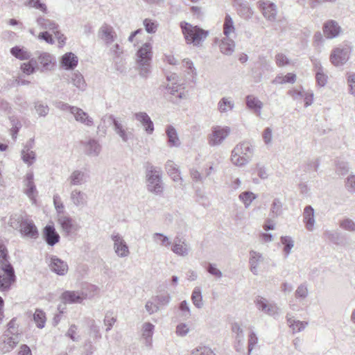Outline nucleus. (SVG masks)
Listing matches in <instances>:
<instances>
[{"label": "nucleus", "mask_w": 355, "mask_h": 355, "mask_svg": "<svg viewBox=\"0 0 355 355\" xmlns=\"http://www.w3.org/2000/svg\"><path fill=\"white\" fill-rule=\"evenodd\" d=\"M146 182L148 192L155 195H161L164 190L161 169L151 163L146 164Z\"/></svg>", "instance_id": "nucleus-1"}, {"label": "nucleus", "mask_w": 355, "mask_h": 355, "mask_svg": "<svg viewBox=\"0 0 355 355\" xmlns=\"http://www.w3.org/2000/svg\"><path fill=\"white\" fill-rule=\"evenodd\" d=\"M254 149L248 141H243L235 146L232 151L231 161L236 166H243L252 159Z\"/></svg>", "instance_id": "nucleus-2"}, {"label": "nucleus", "mask_w": 355, "mask_h": 355, "mask_svg": "<svg viewBox=\"0 0 355 355\" xmlns=\"http://www.w3.org/2000/svg\"><path fill=\"white\" fill-rule=\"evenodd\" d=\"M180 27L187 44L198 46L208 35L207 31L185 21L180 23Z\"/></svg>", "instance_id": "nucleus-3"}, {"label": "nucleus", "mask_w": 355, "mask_h": 355, "mask_svg": "<svg viewBox=\"0 0 355 355\" xmlns=\"http://www.w3.org/2000/svg\"><path fill=\"white\" fill-rule=\"evenodd\" d=\"M152 46L150 43L144 44L137 51V64L139 74L146 78L150 73V61L152 59Z\"/></svg>", "instance_id": "nucleus-4"}, {"label": "nucleus", "mask_w": 355, "mask_h": 355, "mask_svg": "<svg viewBox=\"0 0 355 355\" xmlns=\"http://www.w3.org/2000/svg\"><path fill=\"white\" fill-rule=\"evenodd\" d=\"M352 49L351 45L347 42H343L334 48L329 56L331 63L336 67L345 64L349 58Z\"/></svg>", "instance_id": "nucleus-5"}, {"label": "nucleus", "mask_w": 355, "mask_h": 355, "mask_svg": "<svg viewBox=\"0 0 355 355\" xmlns=\"http://www.w3.org/2000/svg\"><path fill=\"white\" fill-rule=\"evenodd\" d=\"M15 281L16 276L12 264L0 266V291H8Z\"/></svg>", "instance_id": "nucleus-6"}, {"label": "nucleus", "mask_w": 355, "mask_h": 355, "mask_svg": "<svg viewBox=\"0 0 355 355\" xmlns=\"http://www.w3.org/2000/svg\"><path fill=\"white\" fill-rule=\"evenodd\" d=\"M230 128L228 126H214L211 132L208 136V144L211 146L220 145L223 141L229 136Z\"/></svg>", "instance_id": "nucleus-7"}, {"label": "nucleus", "mask_w": 355, "mask_h": 355, "mask_svg": "<svg viewBox=\"0 0 355 355\" xmlns=\"http://www.w3.org/2000/svg\"><path fill=\"white\" fill-rule=\"evenodd\" d=\"M109 119L114 125V132L123 142H127L133 137L132 131L124 124V119L115 117L114 115H110Z\"/></svg>", "instance_id": "nucleus-8"}, {"label": "nucleus", "mask_w": 355, "mask_h": 355, "mask_svg": "<svg viewBox=\"0 0 355 355\" xmlns=\"http://www.w3.org/2000/svg\"><path fill=\"white\" fill-rule=\"evenodd\" d=\"M171 250L178 256L185 257L191 252V247L184 236H176L171 243Z\"/></svg>", "instance_id": "nucleus-9"}, {"label": "nucleus", "mask_w": 355, "mask_h": 355, "mask_svg": "<svg viewBox=\"0 0 355 355\" xmlns=\"http://www.w3.org/2000/svg\"><path fill=\"white\" fill-rule=\"evenodd\" d=\"M113 241V249L115 254L119 258H125L130 255V250L123 237L119 233H113L111 235Z\"/></svg>", "instance_id": "nucleus-10"}, {"label": "nucleus", "mask_w": 355, "mask_h": 355, "mask_svg": "<svg viewBox=\"0 0 355 355\" xmlns=\"http://www.w3.org/2000/svg\"><path fill=\"white\" fill-rule=\"evenodd\" d=\"M58 223L67 235L74 234L80 229L79 225L66 214L58 215Z\"/></svg>", "instance_id": "nucleus-11"}, {"label": "nucleus", "mask_w": 355, "mask_h": 355, "mask_svg": "<svg viewBox=\"0 0 355 355\" xmlns=\"http://www.w3.org/2000/svg\"><path fill=\"white\" fill-rule=\"evenodd\" d=\"M49 266L50 270L60 276H64L69 270L67 263L55 255H51L49 257Z\"/></svg>", "instance_id": "nucleus-12"}, {"label": "nucleus", "mask_w": 355, "mask_h": 355, "mask_svg": "<svg viewBox=\"0 0 355 355\" xmlns=\"http://www.w3.org/2000/svg\"><path fill=\"white\" fill-rule=\"evenodd\" d=\"M263 17L269 21H275L277 15V6L270 1L261 0L257 2Z\"/></svg>", "instance_id": "nucleus-13"}, {"label": "nucleus", "mask_w": 355, "mask_h": 355, "mask_svg": "<svg viewBox=\"0 0 355 355\" xmlns=\"http://www.w3.org/2000/svg\"><path fill=\"white\" fill-rule=\"evenodd\" d=\"M69 200L73 207L82 209L87 206L88 196L78 189H73L70 192Z\"/></svg>", "instance_id": "nucleus-14"}, {"label": "nucleus", "mask_w": 355, "mask_h": 355, "mask_svg": "<svg viewBox=\"0 0 355 355\" xmlns=\"http://www.w3.org/2000/svg\"><path fill=\"white\" fill-rule=\"evenodd\" d=\"M18 230L23 237L31 239H37L39 237V232L36 225L33 220L27 217Z\"/></svg>", "instance_id": "nucleus-15"}, {"label": "nucleus", "mask_w": 355, "mask_h": 355, "mask_svg": "<svg viewBox=\"0 0 355 355\" xmlns=\"http://www.w3.org/2000/svg\"><path fill=\"white\" fill-rule=\"evenodd\" d=\"M40 71L45 72L53 69L55 64V57L47 52H37Z\"/></svg>", "instance_id": "nucleus-16"}, {"label": "nucleus", "mask_w": 355, "mask_h": 355, "mask_svg": "<svg viewBox=\"0 0 355 355\" xmlns=\"http://www.w3.org/2000/svg\"><path fill=\"white\" fill-rule=\"evenodd\" d=\"M24 193L30 198L33 203H35L37 191L34 183L33 173H28L24 180Z\"/></svg>", "instance_id": "nucleus-17"}, {"label": "nucleus", "mask_w": 355, "mask_h": 355, "mask_svg": "<svg viewBox=\"0 0 355 355\" xmlns=\"http://www.w3.org/2000/svg\"><path fill=\"white\" fill-rule=\"evenodd\" d=\"M98 36L106 45H110L116 40L117 35L112 26L105 24L99 28Z\"/></svg>", "instance_id": "nucleus-18"}, {"label": "nucleus", "mask_w": 355, "mask_h": 355, "mask_svg": "<svg viewBox=\"0 0 355 355\" xmlns=\"http://www.w3.org/2000/svg\"><path fill=\"white\" fill-rule=\"evenodd\" d=\"M88 175L83 171L73 170L67 179L70 187L81 186L88 180Z\"/></svg>", "instance_id": "nucleus-19"}, {"label": "nucleus", "mask_w": 355, "mask_h": 355, "mask_svg": "<svg viewBox=\"0 0 355 355\" xmlns=\"http://www.w3.org/2000/svg\"><path fill=\"white\" fill-rule=\"evenodd\" d=\"M85 298L86 295H84L83 293L74 291H66L61 295V300L64 304H80Z\"/></svg>", "instance_id": "nucleus-20"}, {"label": "nucleus", "mask_w": 355, "mask_h": 355, "mask_svg": "<svg viewBox=\"0 0 355 355\" xmlns=\"http://www.w3.org/2000/svg\"><path fill=\"white\" fill-rule=\"evenodd\" d=\"M135 119L139 121L144 127L145 131L148 134H153L154 131V124L150 117L146 112H139L134 114Z\"/></svg>", "instance_id": "nucleus-21"}, {"label": "nucleus", "mask_w": 355, "mask_h": 355, "mask_svg": "<svg viewBox=\"0 0 355 355\" xmlns=\"http://www.w3.org/2000/svg\"><path fill=\"white\" fill-rule=\"evenodd\" d=\"M341 31V28L338 22L334 20H329L324 23L323 33L328 39H333L338 37Z\"/></svg>", "instance_id": "nucleus-22"}, {"label": "nucleus", "mask_w": 355, "mask_h": 355, "mask_svg": "<svg viewBox=\"0 0 355 355\" xmlns=\"http://www.w3.org/2000/svg\"><path fill=\"white\" fill-rule=\"evenodd\" d=\"M43 238L50 246H54L60 241V236L53 225H46L43 230Z\"/></svg>", "instance_id": "nucleus-23"}, {"label": "nucleus", "mask_w": 355, "mask_h": 355, "mask_svg": "<svg viewBox=\"0 0 355 355\" xmlns=\"http://www.w3.org/2000/svg\"><path fill=\"white\" fill-rule=\"evenodd\" d=\"M264 257L260 252L254 250L250 252V270L255 275H258L259 266L264 262Z\"/></svg>", "instance_id": "nucleus-24"}, {"label": "nucleus", "mask_w": 355, "mask_h": 355, "mask_svg": "<svg viewBox=\"0 0 355 355\" xmlns=\"http://www.w3.org/2000/svg\"><path fill=\"white\" fill-rule=\"evenodd\" d=\"M72 114L73 115L76 121L84 124L87 127H91L94 125V120L89 114L83 111L81 108L75 107L72 108Z\"/></svg>", "instance_id": "nucleus-25"}, {"label": "nucleus", "mask_w": 355, "mask_h": 355, "mask_svg": "<svg viewBox=\"0 0 355 355\" xmlns=\"http://www.w3.org/2000/svg\"><path fill=\"white\" fill-rule=\"evenodd\" d=\"M20 339L18 336H5V333L2 336V342L1 344V350L2 353L5 354L12 350L19 343Z\"/></svg>", "instance_id": "nucleus-26"}, {"label": "nucleus", "mask_w": 355, "mask_h": 355, "mask_svg": "<svg viewBox=\"0 0 355 355\" xmlns=\"http://www.w3.org/2000/svg\"><path fill=\"white\" fill-rule=\"evenodd\" d=\"M246 106L252 110L257 116H260L263 103L256 96L248 95L245 98Z\"/></svg>", "instance_id": "nucleus-27"}, {"label": "nucleus", "mask_w": 355, "mask_h": 355, "mask_svg": "<svg viewBox=\"0 0 355 355\" xmlns=\"http://www.w3.org/2000/svg\"><path fill=\"white\" fill-rule=\"evenodd\" d=\"M303 221L307 230L312 232L314 230V209L311 205L306 206L304 209Z\"/></svg>", "instance_id": "nucleus-28"}, {"label": "nucleus", "mask_w": 355, "mask_h": 355, "mask_svg": "<svg viewBox=\"0 0 355 355\" xmlns=\"http://www.w3.org/2000/svg\"><path fill=\"white\" fill-rule=\"evenodd\" d=\"M60 62L65 69L71 70L78 65V59L73 53L69 52L62 55Z\"/></svg>", "instance_id": "nucleus-29"}, {"label": "nucleus", "mask_w": 355, "mask_h": 355, "mask_svg": "<svg viewBox=\"0 0 355 355\" xmlns=\"http://www.w3.org/2000/svg\"><path fill=\"white\" fill-rule=\"evenodd\" d=\"M218 45L220 51L223 54L230 55L234 51L235 42L230 37H227L225 36V37L220 40Z\"/></svg>", "instance_id": "nucleus-30"}, {"label": "nucleus", "mask_w": 355, "mask_h": 355, "mask_svg": "<svg viewBox=\"0 0 355 355\" xmlns=\"http://www.w3.org/2000/svg\"><path fill=\"white\" fill-rule=\"evenodd\" d=\"M101 150V146L94 139H90L85 145V153L89 156L96 157L100 154Z\"/></svg>", "instance_id": "nucleus-31"}, {"label": "nucleus", "mask_w": 355, "mask_h": 355, "mask_svg": "<svg viewBox=\"0 0 355 355\" xmlns=\"http://www.w3.org/2000/svg\"><path fill=\"white\" fill-rule=\"evenodd\" d=\"M36 22L40 28L49 30L53 33L58 28V25L54 21L42 16L38 17Z\"/></svg>", "instance_id": "nucleus-32"}, {"label": "nucleus", "mask_w": 355, "mask_h": 355, "mask_svg": "<svg viewBox=\"0 0 355 355\" xmlns=\"http://www.w3.org/2000/svg\"><path fill=\"white\" fill-rule=\"evenodd\" d=\"M286 318L288 324L294 334L303 331L308 326L307 322L295 320L289 314L287 315Z\"/></svg>", "instance_id": "nucleus-33"}, {"label": "nucleus", "mask_w": 355, "mask_h": 355, "mask_svg": "<svg viewBox=\"0 0 355 355\" xmlns=\"http://www.w3.org/2000/svg\"><path fill=\"white\" fill-rule=\"evenodd\" d=\"M165 168L168 175L174 182H182L179 169L173 161L168 160L166 163Z\"/></svg>", "instance_id": "nucleus-34"}, {"label": "nucleus", "mask_w": 355, "mask_h": 355, "mask_svg": "<svg viewBox=\"0 0 355 355\" xmlns=\"http://www.w3.org/2000/svg\"><path fill=\"white\" fill-rule=\"evenodd\" d=\"M166 134L168 137V145L171 147H178L180 145L178 132L173 125H168L166 126Z\"/></svg>", "instance_id": "nucleus-35"}, {"label": "nucleus", "mask_w": 355, "mask_h": 355, "mask_svg": "<svg viewBox=\"0 0 355 355\" xmlns=\"http://www.w3.org/2000/svg\"><path fill=\"white\" fill-rule=\"evenodd\" d=\"M70 83L73 84L80 91H85L87 87V84L83 75L78 71H74L71 73L70 77Z\"/></svg>", "instance_id": "nucleus-36"}, {"label": "nucleus", "mask_w": 355, "mask_h": 355, "mask_svg": "<svg viewBox=\"0 0 355 355\" xmlns=\"http://www.w3.org/2000/svg\"><path fill=\"white\" fill-rule=\"evenodd\" d=\"M10 53L17 59L27 60L31 57V53L25 47L15 46L10 49Z\"/></svg>", "instance_id": "nucleus-37"}, {"label": "nucleus", "mask_w": 355, "mask_h": 355, "mask_svg": "<svg viewBox=\"0 0 355 355\" xmlns=\"http://www.w3.org/2000/svg\"><path fill=\"white\" fill-rule=\"evenodd\" d=\"M315 67L317 69L315 73V80L318 85L320 87H324L327 83L328 76L324 73L323 67L320 62L314 63Z\"/></svg>", "instance_id": "nucleus-38"}, {"label": "nucleus", "mask_w": 355, "mask_h": 355, "mask_svg": "<svg viewBox=\"0 0 355 355\" xmlns=\"http://www.w3.org/2000/svg\"><path fill=\"white\" fill-rule=\"evenodd\" d=\"M192 303L197 309H202L204 306L201 288L196 286L191 293Z\"/></svg>", "instance_id": "nucleus-39"}, {"label": "nucleus", "mask_w": 355, "mask_h": 355, "mask_svg": "<svg viewBox=\"0 0 355 355\" xmlns=\"http://www.w3.org/2000/svg\"><path fill=\"white\" fill-rule=\"evenodd\" d=\"M235 31L236 28L232 18L229 14H226L223 23V33L224 35L227 37H229L232 34L235 33Z\"/></svg>", "instance_id": "nucleus-40"}, {"label": "nucleus", "mask_w": 355, "mask_h": 355, "mask_svg": "<svg viewBox=\"0 0 355 355\" xmlns=\"http://www.w3.org/2000/svg\"><path fill=\"white\" fill-rule=\"evenodd\" d=\"M234 107V103L230 97H223L218 103V110L220 113H226Z\"/></svg>", "instance_id": "nucleus-41"}, {"label": "nucleus", "mask_w": 355, "mask_h": 355, "mask_svg": "<svg viewBox=\"0 0 355 355\" xmlns=\"http://www.w3.org/2000/svg\"><path fill=\"white\" fill-rule=\"evenodd\" d=\"M153 241L155 243L159 245L162 247L168 248L171 245L170 239L162 233H154L152 235Z\"/></svg>", "instance_id": "nucleus-42"}, {"label": "nucleus", "mask_w": 355, "mask_h": 355, "mask_svg": "<svg viewBox=\"0 0 355 355\" xmlns=\"http://www.w3.org/2000/svg\"><path fill=\"white\" fill-rule=\"evenodd\" d=\"M257 198V195L250 191L241 192L239 196V199L243 202L244 207L248 208L253 200Z\"/></svg>", "instance_id": "nucleus-43"}, {"label": "nucleus", "mask_w": 355, "mask_h": 355, "mask_svg": "<svg viewBox=\"0 0 355 355\" xmlns=\"http://www.w3.org/2000/svg\"><path fill=\"white\" fill-rule=\"evenodd\" d=\"M26 218L22 214H13L10 216L8 225L13 229L18 230Z\"/></svg>", "instance_id": "nucleus-44"}, {"label": "nucleus", "mask_w": 355, "mask_h": 355, "mask_svg": "<svg viewBox=\"0 0 355 355\" xmlns=\"http://www.w3.org/2000/svg\"><path fill=\"white\" fill-rule=\"evenodd\" d=\"M33 105L39 116L45 117L49 114L50 109L47 104L41 101H36L33 103Z\"/></svg>", "instance_id": "nucleus-45"}, {"label": "nucleus", "mask_w": 355, "mask_h": 355, "mask_svg": "<svg viewBox=\"0 0 355 355\" xmlns=\"http://www.w3.org/2000/svg\"><path fill=\"white\" fill-rule=\"evenodd\" d=\"M282 213V203L279 198H275L272 202L270 215L272 218H276Z\"/></svg>", "instance_id": "nucleus-46"}, {"label": "nucleus", "mask_w": 355, "mask_h": 355, "mask_svg": "<svg viewBox=\"0 0 355 355\" xmlns=\"http://www.w3.org/2000/svg\"><path fill=\"white\" fill-rule=\"evenodd\" d=\"M21 157L23 162L28 166H31L36 159V155L33 150H21Z\"/></svg>", "instance_id": "nucleus-47"}, {"label": "nucleus", "mask_w": 355, "mask_h": 355, "mask_svg": "<svg viewBox=\"0 0 355 355\" xmlns=\"http://www.w3.org/2000/svg\"><path fill=\"white\" fill-rule=\"evenodd\" d=\"M281 243L284 245V252H285V256L287 257L294 246V241L291 236H282Z\"/></svg>", "instance_id": "nucleus-48"}, {"label": "nucleus", "mask_w": 355, "mask_h": 355, "mask_svg": "<svg viewBox=\"0 0 355 355\" xmlns=\"http://www.w3.org/2000/svg\"><path fill=\"white\" fill-rule=\"evenodd\" d=\"M33 320L38 328H43L46 322L45 313L40 309H36L33 314Z\"/></svg>", "instance_id": "nucleus-49"}, {"label": "nucleus", "mask_w": 355, "mask_h": 355, "mask_svg": "<svg viewBox=\"0 0 355 355\" xmlns=\"http://www.w3.org/2000/svg\"><path fill=\"white\" fill-rule=\"evenodd\" d=\"M10 121L12 125L10 128V134L12 135V139H15L17 138L18 132L21 128L22 125L21 121L15 116H11L10 118Z\"/></svg>", "instance_id": "nucleus-50"}, {"label": "nucleus", "mask_w": 355, "mask_h": 355, "mask_svg": "<svg viewBox=\"0 0 355 355\" xmlns=\"http://www.w3.org/2000/svg\"><path fill=\"white\" fill-rule=\"evenodd\" d=\"M154 328L155 326L150 322H146L143 324L142 336L146 340V342H149L153 336Z\"/></svg>", "instance_id": "nucleus-51"}, {"label": "nucleus", "mask_w": 355, "mask_h": 355, "mask_svg": "<svg viewBox=\"0 0 355 355\" xmlns=\"http://www.w3.org/2000/svg\"><path fill=\"white\" fill-rule=\"evenodd\" d=\"M346 80L349 93L355 97V73H347Z\"/></svg>", "instance_id": "nucleus-52"}, {"label": "nucleus", "mask_w": 355, "mask_h": 355, "mask_svg": "<svg viewBox=\"0 0 355 355\" xmlns=\"http://www.w3.org/2000/svg\"><path fill=\"white\" fill-rule=\"evenodd\" d=\"M10 257L6 246L0 242V266L10 263Z\"/></svg>", "instance_id": "nucleus-53"}, {"label": "nucleus", "mask_w": 355, "mask_h": 355, "mask_svg": "<svg viewBox=\"0 0 355 355\" xmlns=\"http://www.w3.org/2000/svg\"><path fill=\"white\" fill-rule=\"evenodd\" d=\"M143 24L148 33H155L157 30L158 23L155 20L145 19Z\"/></svg>", "instance_id": "nucleus-54"}, {"label": "nucleus", "mask_w": 355, "mask_h": 355, "mask_svg": "<svg viewBox=\"0 0 355 355\" xmlns=\"http://www.w3.org/2000/svg\"><path fill=\"white\" fill-rule=\"evenodd\" d=\"M179 310L181 312L180 315L184 319H188L191 316V310L189 304L187 300L182 301L179 304Z\"/></svg>", "instance_id": "nucleus-55"}, {"label": "nucleus", "mask_w": 355, "mask_h": 355, "mask_svg": "<svg viewBox=\"0 0 355 355\" xmlns=\"http://www.w3.org/2000/svg\"><path fill=\"white\" fill-rule=\"evenodd\" d=\"M258 343V337L253 330L250 331L248 340V355H250L254 347Z\"/></svg>", "instance_id": "nucleus-56"}, {"label": "nucleus", "mask_w": 355, "mask_h": 355, "mask_svg": "<svg viewBox=\"0 0 355 355\" xmlns=\"http://www.w3.org/2000/svg\"><path fill=\"white\" fill-rule=\"evenodd\" d=\"M231 329L234 334V338L235 340L238 339L241 340V338H245L243 329L239 323H233L232 324Z\"/></svg>", "instance_id": "nucleus-57"}, {"label": "nucleus", "mask_w": 355, "mask_h": 355, "mask_svg": "<svg viewBox=\"0 0 355 355\" xmlns=\"http://www.w3.org/2000/svg\"><path fill=\"white\" fill-rule=\"evenodd\" d=\"M27 6L39 10L40 11L44 13L47 12V7L46 4L42 3L40 0H28Z\"/></svg>", "instance_id": "nucleus-58"}, {"label": "nucleus", "mask_w": 355, "mask_h": 355, "mask_svg": "<svg viewBox=\"0 0 355 355\" xmlns=\"http://www.w3.org/2000/svg\"><path fill=\"white\" fill-rule=\"evenodd\" d=\"M155 300L157 302V305L166 306L169 304L171 297L168 293H162L155 297Z\"/></svg>", "instance_id": "nucleus-59"}, {"label": "nucleus", "mask_w": 355, "mask_h": 355, "mask_svg": "<svg viewBox=\"0 0 355 355\" xmlns=\"http://www.w3.org/2000/svg\"><path fill=\"white\" fill-rule=\"evenodd\" d=\"M207 271L217 279H220L223 277L222 272L216 267L215 263H209L207 266Z\"/></svg>", "instance_id": "nucleus-60"}, {"label": "nucleus", "mask_w": 355, "mask_h": 355, "mask_svg": "<svg viewBox=\"0 0 355 355\" xmlns=\"http://www.w3.org/2000/svg\"><path fill=\"white\" fill-rule=\"evenodd\" d=\"M190 355H215L214 352L208 347L202 346L193 349Z\"/></svg>", "instance_id": "nucleus-61"}, {"label": "nucleus", "mask_w": 355, "mask_h": 355, "mask_svg": "<svg viewBox=\"0 0 355 355\" xmlns=\"http://www.w3.org/2000/svg\"><path fill=\"white\" fill-rule=\"evenodd\" d=\"M255 304L257 308L261 311L263 313H266L268 306H269V303L268 302V300L266 298H263L262 297L258 296L256 300H254Z\"/></svg>", "instance_id": "nucleus-62"}, {"label": "nucleus", "mask_w": 355, "mask_h": 355, "mask_svg": "<svg viewBox=\"0 0 355 355\" xmlns=\"http://www.w3.org/2000/svg\"><path fill=\"white\" fill-rule=\"evenodd\" d=\"M116 321V317L110 312H107L104 318V324L107 327L105 331H109Z\"/></svg>", "instance_id": "nucleus-63"}, {"label": "nucleus", "mask_w": 355, "mask_h": 355, "mask_svg": "<svg viewBox=\"0 0 355 355\" xmlns=\"http://www.w3.org/2000/svg\"><path fill=\"white\" fill-rule=\"evenodd\" d=\"M345 187L347 191L353 193L355 192V175H350L347 177L345 182Z\"/></svg>", "instance_id": "nucleus-64"}]
</instances>
